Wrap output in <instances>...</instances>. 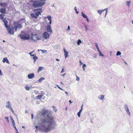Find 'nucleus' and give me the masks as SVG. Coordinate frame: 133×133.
Returning <instances> with one entry per match:
<instances>
[{"mask_svg": "<svg viewBox=\"0 0 133 133\" xmlns=\"http://www.w3.org/2000/svg\"><path fill=\"white\" fill-rule=\"evenodd\" d=\"M41 114L43 116L46 115L47 117L44 119H41V120L43 123H51L53 122L54 118L52 116V114L51 111L45 109H42Z\"/></svg>", "mask_w": 133, "mask_h": 133, "instance_id": "nucleus-1", "label": "nucleus"}, {"mask_svg": "<svg viewBox=\"0 0 133 133\" xmlns=\"http://www.w3.org/2000/svg\"><path fill=\"white\" fill-rule=\"evenodd\" d=\"M56 125H38L35 127L37 130H39L45 132H48L56 128Z\"/></svg>", "mask_w": 133, "mask_h": 133, "instance_id": "nucleus-2", "label": "nucleus"}, {"mask_svg": "<svg viewBox=\"0 0 133 133\" xmlns=\"http://www.w3.org/2000/svg\"><path fill=\"white\" fill-rule=\"evenodd\" d=\"M32 6L35 8H39L45 4V0H31Z\"/></svg>", "mask_w": 133, "mask_h": 133, "instance_id": "nucleus-3", "label": "nucleus"}, {"mask_svg": "<svg viewBox=\"0 0 133 133\" xmlns=\"http://www.w3.org/2000/svg\"><path fill=\"white\" fill-rule=\"evenodd\" d=\"M20 38L23 39L28 40L30 39V36L28 33L24 31H21V34L19 35Z\"/></svg>", "mask_w": 133, "mask_h": 133, "instance_id": "nucleus-4", "label": "nucleus"}, {"mask_svg": "<svg viewBox=\"0 0 133 133\" xmlns=\"http://www.w3.org/2000/svg\"><path fill=\"white\" fill-rule=\"evenodd\" d=\"M13 25L15 31H17V28L20 29L22 26V25L18 22H14Z\"/></svg>", "mask_w": 133, "mask_h": 133, "instance_id": "nucleus-5", "label": "nucleus"}, {"mask_svg": "<svg viewBox=\"0 0 133 133\" xmlns=\"http://www.w3.org/2000/svg\"><path fill=\"white\" fill-rule=\"evenodd\" d=\"M6 28L9 34L11 35H13L14 34V27H13L12 26L10 27L9 26H8Z\"/></svg>", "mask_w": 133, "mask_h": 133, "instance_id": "nucleus-6", "label": "nucleus"}, {"mask_svg": "<svg viewBox=\"0 0 133 133\" xmlns=\"http://www.w3.org/2000/svg\"><path fill=\"white\" fill-rule=\"evenodd\" d=\"M40 38H38L37 35L36 34L32 35L31 37V39L34 41L39 40Z\"/></svg>", "mask_w": 133, "mask_h": 133, "instance_id": "nucleus-7", "label": "nucleus"}, {"mask_svg": "<svg viewBox=\"0 0 133 133\" xmlns=\"http://www.w3.org/2000/svg\"><path fill=\"white\" fill-rule=\"evenodd\" d=\"M41 10V9H36L34 11H38L37 12H36L35 13V14L36 16H37V17L39 15H41V11H38V10Z\"/></svg>", "mask_w": 133, "mask_h": 133, "instance_id": "nucleus-8", "label": "nucleus"}, {"mask_svg": "<svg viewBox=\"0 0 133 133\" xmlns=\"http://www.w3.org/2000/svg\"><path fill=\"white\" fill-rule=\"evenodd\" d=\"M43 36V38L46 39L49 38V35L46 32H44Z\"/></svg>", "mask_w": 133, "mask_h": 133, "instance_id": "nucleus-9", "label": "nucleus"}, {"mask_svg": "<svg viewBox=\"0 0 133 133\" xmlns=\"http://www.w3.org/2000/svg\"><path fill=\"white\" fill-rule=\"evenodd\" d=\"M108 8H106L105 9L103 10H99L98 11V12L100 14H101L103 12L104 10H105V15H106L107 13L108 12Z\"/></svg>", "mask_w": 133, "mask_h": 133, "instance_id": "nucleus-10", "label": "nucleus"}, {"mask_svg": "<svg viewBox=\"0 0 133 133\" xmlns=\"http://www.w3.org/2000/svg\"><path fill=\"white\" fill-rule=\"evenodd\" d=\"M46 30L47 31L50 33V34L51 33L52 30L51 29V26L50 25H47L46 28Z\"/></svg>", "mask_w": 133, "mask_h": 133, "instance_id": "nucleus-11", "label": "nucleus"}, {"mask_svg": "<svg viewBox=\"0 0 133 133\" xmlns=\"http://www.w3.org/2000/svg\"><path fill=\"white\" fill-rule=\"evenodd\" d=\"M6 8H1L0 9V12L2 14L5 15L6 14Z\"/></svg>", "mask_w": 133, "mask_h": 133, "instance_id": "nucleus-12", "label": "nucleus"}, {"mask_svg": "<svg viewBox=\"0 0 133 133\" xmlns=\"http://www.w3.org/2000/svg\"><path fill=\"white\" fill-rule=\"evenodd\" d=\"M34 74L33 73L29 74L28 76V77L29 79H32L34 77Z\"/></svg>", "mask_w": 133, "mask_h": 133, "instance_id": "nucleus-13", "label": "nucleus"}, {"mask_svg": "<svg viewBox=\"0 0 133 133\" xmlns=\"http://www.w3.org/2000/svg\"><path fill=\"white\" fill-rule=\"evenodd\" d=\"M125 109L127 111V113L129 115H130V112L129 111V109L128 108V106L127 105H126L125 106Z\"/></svg>", "mask_w": 133, "mask_h": 133, "instance_id": "nucleus-14", "label": "nucleus"}, {"mask_svg": "<svg viewBox=\"0 0 133 133\" xmlns=\"http://www.w3.org/2000/svg\"><path fill=\"white\" fill-rule=\"evenodd\" d=\"M64 51V56L65 58H66L68 56L69 52L68 51H66L65 49H63Z\"/></svg>", "mask_w": 133, "mask_h": 133, "instance_id": "nucleus-15", "label": "nucleus"}, {"mask_svg": "<svg viewBox=\"0 0 133 133\" xmlns=\"http://www.w3.org/2000/svg\"><path fill=\"white\" fill-rule=\"evenodd\" d=\"M7 4L6 3L2 2L0 3V6L1 7H5L7 6Z\"/></svg>", "mask_w": 133, "mask_h": 133, "instance_id": "nucleus-16", "label": "nucleus"}, {"mask_svg": "<svg viewBox=\"0 0 133 133\" xmlns=\"http://www.w3.org/2000/svg\"><path fill=\"white\" fill-rule=\"evenodd\" d=\"M3 21L4 22V24L5 27L6 28H7V27H8V21L6 20H5V19L3 20Z\"/></svg>", "mask_w": 133, "mask_h": 133, "instance_id": "nucleus-17", "label": "nucleus"}, {"mask_svg": "<svg viewBox=\"0 0 133 133\" xmlns=\"http://www.w3.org/2000/svg\"><path fill=\"white\" fill-rule=\"evenodd\" d=\"M3 63L6 62L7 63H9V62L8 60L7 59V57L4 58L3 60Z\"/></svg>", "mask_w": 133, "mask_h": 133, "instance_id": "nucleus-18", "label": "nucleus"}, {"mask_svg": "<svg viewBox=\"0 0 133 133\" xmlns=\"http://www.w3.org/2000/svg\"><path fill=\"white\" fill-rule=\"evenodd\" d=\"M7 105L6 106V108H9L11 107V105L10 103L8 101L7 102Z\"/></svg>", "mask_w": 133, "mask_h": 133, "instance_id": "nucleus-19", "label": "nucleus"}, {"mask_svg": "<svg viewBox=\"0 0 133 133\" xmlns=\"http://www.w3.org/2000/svg\"><path fill=\"white\" fill-rule=\"evenodd\" d=\"M104 95H102L98 96V98L102 100H103L104 99Z\"/></svg>", "mask_w": 133, "mask_h": 133, "instance_id": "nucleus-20", "label": "nucleus"}, {"mask_svg": "<svg viewBox=\"0 0 133 133\" xmlns=\"http://www.w3.org/2000/svg\"><path fill=\"white\" fill-rule=\"evenodd\" d=\"M83 105H82L81 108L79 111L77 113V115L79 117H80V116L82 110V107L83 106Z\"/></svg>", "mask_w": 133, "mask_h": 133, "instance_id": "nucleus-21", "label": "nucleus"}, {"mask_svg": "<svg viewBox=\"0 0 133 133\" xmlns=\"http://www.w3.org/2000/svg\"><path fill=\"white\" fill-rule=\"evenodd\" d=\"M10 120L12 123V125H15V123L14 120L11 116L10 117Z\"/></svg>", "mask_w": 133, "mask_h": 133, "instance_id": "nucleus-22", "label": "nucleus"}, {"mask_svg": "<svg viewBox=\"0 0 133 133\" xmlns=\"http://www.w3.org/2000/svg\"><path fill=\"white\" fill-rule=\"evenodd\" d=\"M44 68L42 66H40L39 67L38 69L37 70V72H39L42 70Z\"/></svg>", "mask_w": 133, "mask_h": 133, "instance_id": "nucleus-23", "label": "nucleus"}, {"mask_svg": "<svg viewBox=\"0 0 133 133\" xmlns=\"http://www.w3.org/2000/svg\"><path fill=\"white\" fill-rule=\"evenodd\" d=\"M47 17L48 18V19L50 21L49 23L51 24V16H47Z\"/></svg>", "mask_w": 133, "mask_h": 133, "instance_id": "nucleus-24", "label": "nucleus"}, {"mask_svg": "<svg viewBox=\"0 0 133 133\" xmlns=\"http://www.w3.org/2000/svg\"><path fill=\"white\" fill-rule=\"evenodd\" d=\"M42 95H38L37 97H36V99H40L42 98Z\"/></svg>", "mask_w": 133, "mask_h": 133, "instance_id": "nucleus-25", "label": "nucleus"}, {"mask_svg": "<svg viewBox=\"0 0 133 133\" xmlns=\"http://www.w3.org/2000/svg\"><path fill=\"white\" fill-rule=\"evenodd\" d=\"M82 16L84 18H87V16L83 12H82Z\"/></svg>", "mask_w": 133, "mask_h": 133, "instance_id": "nucleus-26", "label": "nucleus"}, {"mask_svg": "<svg viewBox=\"0 0 133 133\" xmlns=\"http://www.w3.org/2000/svg\"><path fill=\"white\" fill-rule=\"evenodd\" d=\"M31 15L32 17H34L36 19L37 18V16H36V15H35L34 14H31Z\"/></svg>", "mask_w": 133, "mask_h": 133, "instance_id": "nucleus-27", "label": "nucleus"}, {"mask_svg": "<svg viewBox=\"0 0 133 133\" xmlns=\"http://www.w3.org/2000/svg\"><path fill=\"white\" fill-rule=\"evenodd\" d=\"M45 79V78L43 77H41L39 80V82H41L43 80H44Z\"/></svg>", "mask_w": 133, "mask_h": 133, "instance_id": "nucleus-28", "label": "nucleus"}, {"mask_svg": "<svg viewBox=\"0 0 133 133\" xmlns=\"http://www.w3.org/2000/svg\"><path fill=\"white\" fill-rule=\"evenodd\" d=\"M33 59L34 60V61L35 62V61L38 58L37 57L34 56V57H33Z\"/></svg>", "mask_w": 133, "mask_h": 133, "instance_id": "nucleus-29", "label": "nucleus"}, {"mask_svg": "<svg viewBox=\"0 0 133 133\" xmlns=\"http://www.w3.org/2000/svg\"><path fill=\"white\" fill-rule=\"evenodd\" d=\"M82 42L81 41L80 39H79L78 40L77 42V44L78 45H80V43H81Z\"/></svg>", "mask_w": 133, "mask_h": 133, "instance_id": "nucleus-30", "label": "nucleus"}, {"mask_svg": "<svg viewBox=\"0 0 133 133\" xmlns=\"http://www.w3.org/2000/svg\"><path fill=\"white\" fill-rule=\"evenodd\" d=\"M4 15H0V19H3V16H4Z\"/></svg>", "mask_w": 133, "mask_h": 133, "instance_id": "nucleus-31", "label": "nucleus"}, {"mask_svg": "<svg viewBox=\"0 0 133 133\" xmlns=\"http://www.w3.org/2000/svg\"><path fill=\"white\" fill-rule=\"evenodd\" d=\"M53 109L54 111L56 112L57 111V110L55 107L54 106H53Z\"/></svg>", "mask_w": 133, "mask_h": 133, "instance_id": "nucleus-32", "label": "nucleus"}, {"mask_svg": "<svg viewBox=\"0 0 133 133\" xmlns=\"http://www.w3.org/2000/svg\"><path fill=\"white\" fill-rule=\"evenodd\" d=\"M131 2V1H127V2L126 3H127V5L128 6H129L130 5V3Z\"/></svg>", "mask_w": 133, "mask_h": 133, "instance_id": "nucleus-33", "label": "nucleus"}, {"mask_svg": "<svg viewBox=\"0 0 133 133\" xmlns=\"http://www.w3.org/2000/svg\"><path fill=\"white\" fill-rule=\"evenodd\" d=\"M121 52L119 51H118L116 53V55L117 56H118L120 55H121Z\"/></svg>", "mask_w": 133, "mask_h": 133, "instance_id": "nucleus-34", "label": "nucleus"}, {"mask_svg": "<svg viewBox=\"0 0 133 133\" xmlns=\"http://www.w3.org/2000/svg\"><path fill=\"white\" fill-rule=\"evenodd\" d=\"M25 89L27 90H28L30 89V88L28 86H26L25 87Z\"/></svg>", "mask_w": 133, "mask_h": 133, "instance_id": "nucleus-35", "label": "nucleus"}, {"mask_svg": "<svg viewBox=\"0 0 133 133\" xmlns=\"http://www.w3.org/2000/svg\"><path fill=\"white\" fill-rule=\"evenodd\" d=\"M86 67V66L85 64H84L83 65V66H82V68L84 70H85V67Z\"/></svg>", "mask_w": 133, "mask_h": 133, "instance_id": "nucleus-36", "label": "nucleus"}, {"mask_svg": "<svg viewBox=\"0 0 133 133\" xmlns=\"http://www.w3.org/2000/svg\"><path fill=\"white\" fill-rule=\"evenodd\" d=\"M76 80L79 81V79H80L79 77L78 76H77L76 74Z\"/></svg>", "mask_w": 133, "mask_h": 133, "instance_id": "nucleus-37", "label": "nucleus"}, {"mask_svg": "<svg viewBox=\"0 0 133 133\" xmlns=\"http://www.w3.org/2000/svg\"><path fill=\"white\" fill-rule=\"evenodd\" d=\"M95 46H96V47L97 49H98V48H99V47H98V44H97V43H95Z\"/></svg>", "mask_w": 133, "mask_h": 133, "instance_id": "nucleus-38", "label": "nucleus"}, {"mask_svg": "<svg viewBox=\"0 0 133 133\" xmlns=\"http://www.w3.org/2000/svg\"><path fill=\"white\" fill-rule=\"evenodd\" d=\"M10 110L13 112H14V111L13 110L12 108L11 107L10 108Z\"/></svg>", "mask_w": 133, "mask_h": 133, "instance_id": "nucleus-39", "label": "nucleus"}, {"mask_svg": "<svg viewBox=\"0 0 133 133\" xmlns=\"http://www.w3.org/2000/svg\"><path fill=\"white\" fill-rule=\"evenodd\" d=\"M70 30V26H68L67 30V31H68L69 30Z\"/></svg>", "mask_w": 133, "mask_h": 133, "instance_id": "nucleus-40", "label": "nucleus"}, {"mask_svg": "<svg viewBox=\"0 0 133 133\" xmlns=\"http://www.w3.org/2000/svg\"><path fill=\"white\" fill-rule=\"evenodd\" d=\"M85 28L86 30L87 31L88 30V27L87 25H85Z\"/></svg>", "mask_w": 133, "mask_h": 133, "instance_id": "nucleus-41", "label": "nucleus"}, {"mask_svg": "<svg viewBox=\"0 0 133 133\" xmlns=\"http://www.w3.org/2000/svg\"><path fill=\"white\" fill-rule=\"evenodd\" d=\"M97 49V50L98 51L99 53H101V51H100V50L99 49V48H98V49Z\"/></svg>", "mask_w": 133, "mask_h": 133, "instance_id": "nucleus-42", "label": "nucleus"}, {"mask_svg": "<svg viewBox=\"0 0 133 133\" xmlns=\"http://www.w3.org/2000/svg\"><path fill=\"white\" fill-rule=\"evenodd\" d=\"M99 55L100 56H103V55L102 54V53L101 52V53H99Z\"/></svg>", "mask_w": 133, "mask_h": 133, "instance_id": "nucleus-43", "label": "nucleus"}, {"mask_svg": "<svg viewBox=\"0 0 133 133\" xmlns=\"http://www.w3.org/2000/svg\"><path fill=\"white\" fill-rule=\"evenodd\" d=\"M33 117H34L33 114H31V118L32 119L33 118Z\"/></svg>", "mask_w": 133, "mask_h": 133, "instance_id": "nucleus-44", "label": "nucleus"}, {"mask_svg": "<svg viewBox=\"0 0 133 133\" xmlns=\"http://www.w3.org/2000/svg\"><path fill=\"white\" fill-rule=\"evenodd\" d=\"M64 72V68H63L62 70V71H61V73H62L63 72Z\"/></svg>", "mask_w": 133, "mask_h": 133, "instance_id": "nucleus-45", "label": "nucleus"}, {"mask_svg": "<svg viewBox=\"0 0 133 133\" xmlns=\"http://www.w3.org/2000/svg\"><path fill=\"white\" fill-rule=\"evenodd\" d=\"M2 75V74L1 72V70L0 69V75L1 76Z\"/></svg>", "mask_w": 133, "mask_h": 133, "instance_id": "nucleus-46", "label": "nucleus"}, {"mask_svg": "<svg viewBox=\"0 0 133 133\" xmlns=\"http://www.w3.org/2000/svg\"><path fill=\"white\" fill-rule=\"evenodd\" d=\"M79 63H80L81 64H83V63H82V62L81 60H79Z\"/></svg>", "mask_w": 133, "mask_h": 133, "instance_id": "nucleus-47", "label": "nucleus"}, {"mask_svg": "<svg viewBox=\"0 0 133 133\" xmlns=\"http://www.w3.org/2000/svg\"><path fill=\"white\" fill-rule=\"evenodd\" d=\"M58 87V88L59 89H60V90H62V89L61 88H60V87H59L58 85L57 86Z\"/></svg>", "mask_w": 133, "mask_h": 133, "instance_id": "nucleus-48", "label": "nucleus"}, {"mask_svg": "<svg viewBox=\"0 0 133 133\" xmlns=\"http://www.w3.org/2000/svg\"><path fill=\"white\" fill-rule=\"evenodd\" d=\"M74 9L76 11H77V9H76V6H75L74 8Z\"/></svg>", "mask_w": 133, "mask_h": 133, "instance_id": "nucleus-49", "label": "nucleus"}, {"mask_svg": "<svg viewBox=\"0 0 133 133\" xmlns=\"http://www.w3.org/2000/svg\"><path fill=\"white\" fill-rule=\"evenodd\" d=\"M86 18L87 21V22H89V20L88 19L87 17V18Z\"/></svg>", "mask_w": 133, "mask_h": 133, "instance_id": "nucleus-50", "label": "nucleus"}, {"mask_svg": "<svg viewBox=\"0 0 133 133\" xmlns=\"http://www.w3.org/2000/svg\"><path fill=\"white\" fill-rule=\"evenodd\" d=\"M5 118H6V120H7V121H8V117H5Z\"/></svg>", "mask_w": 133, "mask_h": 133, "instance_id": "nucleus-51", "label": "nucleus"}, {"mask_svg": "<svg viewBox=\"0 0 133 133\" xmlns=\"http://www.w3.org/2000/svg\"><path fill=\"white\" fill-rule=\"evenodd\" d=\"M56 60L57 61H59V59H57V58H56Z\"/></svg>", "mask_w": 133, "mask_h": 133, "instance_id": "nucleus-52", "label": "nucleus"}, {"mask_svg": "<svg viewBox=\"0 0 133 133\" xmlns=\"http://www.w3.org/2000/svg\"><path fill=\"white\" fill-rule=\"evenodd\" d=\"M32 52H30L29 54L30 55H31V54H32Z\"/></svg>", "mask_w": 133, "mask_h": 133, "instance_id": "nucleus-53", "label": "nucleus"}, {"mask_svg": "<svg viewBox=\"0 0 133 133\" xmlns=\"http://www.w3.org/2000/svg\"><path fill=\"white\" fill-rule=\"evenodd\" d=\"M30 56H33V57H34V56H35L34 55V54H33V55H31Z\"/></svg>", "mask_w": 133, "mask_h": 133, "instance_id": "nucleus-54", "label": "nucleus"}, {"mask_svg": "<svg viewBox=\"0 0 133 133\" xmlns=\"http://www.w3.org/2000/svg\"><path fill=\"white\" fill-rule=\"evenodd\" d=\"M65 93L67 94V95H68V93L66 92V91H65Z\"/></svg>", "mask_w": 133, "mask_h": 133, "instance_id": "nucleus-55", "label": "nucleus"}, {"mask_svg": "<svg viewBox=\"0 0 133 133\" xmlns=\"http://www.w3.org/2000/svg\"><path fill=\"white\" fill-rule=\"evenodd\" d=\"M69 103H72L71 101V100H69Z\"/></svg>", "mask_w": 133, "mask_h": 133, "instance_id": "nucleus-56", "label": "nucleus"}, {"mask_svg": "<svg viewBox=\"0 0 133 133\" xmlns=\"http://www.w3.org/2000/svg\"><path fill=\"white\" fill-rule=\"evenodd\" d=\"M13 127L15 128H16L15 125H13Z\"/></svg>", "mask_w": 133, "mask_h": 133, "instance_id": "nucleus-57", "label": "nucleus"}, {"mask_svg": "<svg viewBox=\"0 0 133 133\" xmlns=\"http://www.w3.org/2000/svg\"><path fill=\"white\" fill-rule=\"evenodd\" d=\"M15 130H16V131H17V130H18L17 128H15Z\"/></svg>", "mask_w": 133, "mask_h": 133, "instance_id": "nucleus-58", "label": "nucleus"}, {"mask_svg": "<svg viewBox=\"0 0 133 133\" xmlns=\"http://www.w3.org/2000/svg\"><path fill=\"white\" fill-rule=\"evenodd\" d=\"M16 133H19L18 130H17V131H16Z\"/></svg>", "mask_w": 133, "mask_h": 133, "instance_id": "nucleus-59", "label": "nucleus"}, {"mask_svg": "<svg viewBox=\"0 0 133 133\" xmlns=\"http://www.w3.org/2000/svg\"><path fill=\"white\" fill-rule=\"evenodd\" d=\"M65 74H63V76L64 77V76L65 75Z\"/></svg>", "mask_w": 133, "mask_h": 133, "instance_id": "nucleus-60", "label": "nucleus"}, {"mask_svg": "<svg viewBox=\"0 0 133 133\" xmlns=\"http://www.w3.org/2000/svg\"><path fill=\"white\" fill-rule=\"evenodd\" d=\"M76 11V13L77 14H78V11Z\"/></svg>", "mask_w": 133, "mask_h": 133, "instance_id": "nucleus-61", "label": "nucleus"}, {"mask_svg": "<svg viewBox=\"0 0 133 133\" xmlns=\"http://www.w3.org/2000/svg\"><path fill=\"white\" fill-rule=\"evenodd\" d=\"M22 128H24V126H22Z\"/></svg>", "mask_w": 133, "mask_h": 133, "instance_id": "nucleus-62", "label": "nucleus"}, {"mask_svg": "<svg viewBox=\"0 0 133 133\" xmlns=\"http://www.w3.org/2000/svg\"><path fill=\"white\" fill-rule=\"evenodd\" d=\"M3 42H5V41H4V40H3Z\"/></svg>", "mask_w": 133, "mask_h": 133, "instance_id": "nucleus-63", "label": "nucleus"}, {"mask_svg": "<svg viewBox=\"0 0 133 133\" xmlns=\"http://www.w3.org/2000/svg\"><path fill=\"white\" fill-rule=\"evenodd\" d=\"M132 23H133V21H132Z\"/></svg>", "mask_w": 133, "mask_h": 133, "instance_id": "nucleus-64", "label": "nucleus"}]
</instances>
